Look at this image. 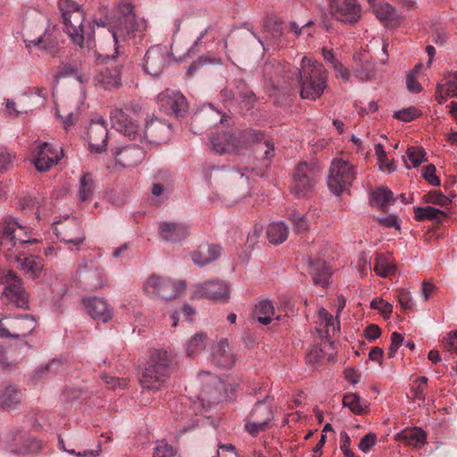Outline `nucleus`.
Here are the masks:
<instances>
[{
	"label": "nucleus",
	"instance_id": "42",
	"mask_svg": "<svg viewBox=\"0 0 457 457\" xmlns=\"http://www.w3.org/2000/svg\"><path fill=\"white\" fill-rule=\"evenodd\" d=\"M393 192L386 187H379L375 190L371 195V204L378 206L381 210L385 211L386 204L394 202Z\"/></svg>",
	"mask_w": 457,
	"mask_h": 457
},
{
	"label": "nucleus",
	"instance_id": "35",
	"mask_svg": "<svg viewBox=\"0 0 457 457\" xmlns=\"http://www.w3.org/2000/svg\"><path fill=\"white\" fill-rule=\"evenodd\" d=\"M375 273L382 278L389 277L395 272V265L393 263L390 253H378L375 258Z\"/></svg>",
	"mask_w": 457,
	"mask_h": 457
},
{
	"label": "nucleus",
	"instance_id": "39",
	"mask_svg": "<svg viewBox=\"0 0 457 457\" xmlns=\"http://www.w3.org/2000/svg\"><path fill=\"white\" fill-rule=\"evenodd\" d=\"M320 325L325 329V337H330L339 330V322L335 320L332 314H330L326 309L320 308L319 310Z\"/></svg>",
	"mask_w": 457,
	"mask_h": 457
},
{
	"label": "nucleus",
	"instance_id": "5",
	"mask_svg": "<svg viewBox=\"0 0 457 457\" xmlns=\"http://www.w3.org/2000/svg\"><path fill=\"white\" fill-rule=\"evenodd\" d=\"M171 355L164 350H154L140 378L141 386L151 390H159L167 382L171 370Z\"/></svg>",
	"mask_w": 457,
	"mask_h": 457
},
{
	"label": "nucleus",
	"instance_id": "8",
	"mask_svg": "<svg viewBox=\"0 0 457 457\" xmlns=\"http://www.w3.org/2000/svg\"><path fill=\"white\" fill-rule=\"evenodd\" d=\"M58 7L66 32L75 44L81 46L84 42L85 27L84 14L79 5L73 0H59Z\"/></svg>",
	"mask_w": 457,
	"mask_h": 457
},
{
	"label": "nucleus",
	"instance_id": "53",
	"mask_svg": "<svg viewBox=\"0 0 457 457\" xmlns=\"http://www.w3.org/2000/svg\"><path fill=\"white\" fill-rule=\"evenodd\" d=\"M423 178L432 186H439L440 179L436 175V167L434 164H428L422 168Z\"/></svg>",
	"mask_w": 457,
	"mask_h": 457
},
{
	"label": "nucleus",
	"instance_id": "45",
	"mask_svg": "<svg viewBox=\"0 0 457 457\" xmlns=\"http://www.w3.org/2000/svg\"><path fill=\"white\" fill-rule=\"evenodd\" d=\"M454 197L455 195H445L440 191L433 190L424 195L423 200L426 203H430L440 206H447L451 204Z\"/></svg>",
	"mask_w": 457,
	"mask_h": 457
},
{
	"label": "nucleus",
	"instance_id": "27",
	"mask_svg": "<svg viewBox=\"0 0 457 457\" xmlns=\"http://www.w3.org/2000/svg\"><path fill=\"white\" fill-rule=\"evenodd\" d=\"M309 268L310 274L312 275L315 285L322 287L328 286L331 270L325 261L320 258H311L309 262Z\"/></svg>",
	"mask_w": 457,
	"mask_h": 457
},
{
	"label": "nucleus",
	"instance_id": "14",
	"mask_svg": "<svg viewBox=\"0 0 457 457\" xmlns=\"http://www.w3.org/2000/svg\"><path fill=\"white\" fill-rule=\"evenodd\" d=\"M0 284L4 285L3 295L19 308L27 306V294L24 290L21 279L17 274L9 270L0 273Z\"/></svg>",
	"mask_w": 457,
	"mask_h": 457
},
{
	"label": "nucleus",
	"instance_id": "1",
	"mask_svg": "<svg viewBox=\"0 0 457 457\" xmlns=\"http://www.w3.org/2000/svg\"><path fill=\"white\" fill-rule=\"evenodd\" d=\"M264 74L271 84L281 91L287 88L300 90L302 98L316 100L327 87L328 73L323 66L303 57L300 67H291L274 61L264 67Z\"/></svg>",
	"mask_w": 457,
	"mask_h": 457
},
{
	"label": "nucleus",
	"instance_id": "7",
	"mask_svg": "<svg viewBox=\"0 0 457 457\" xmlns=\"http://www.w3.org/2000/svg\"><path fill=\"white\" fill-rule=\"evenodd\" d=\"M208 179L211 184L224 185L228 187V192L237 195L238 199L248 193V175L234 168L212 167Z\"/></svg>",
	"mask_w": 457,
	"mask_h": 457
},
{
	"label": "nucleus",
	"instance_id": "23",
	"mask_svg": "<svg viewBox=\"0 0 457 457\" xmlns=\"http://www.w3.org/2000/svg\"><path fill=\"white\" fill-rule=\"evenodd\" d=\"M144 144L130 145L120 150L113 151L115 160L118 164L122 167H135L139 164L145 157Z\"/></svg>",
	"mask_w": 457,
	"mask_h": 457
},
{
	"label": "nucleus",
	"instance_id": "54",
	"mask_svg": "<svg viewBox=\"0 0 457 457\" xmlns=\"http://www.w3.org/2000/svg\"><path fill=\"white\" fill-rule=\"evenodd\" d=\"M58 446L62 451H65L71 454L77 455L79 457H96L99 454V451L96 450H87L84 452H75L73 449H67L65 447L64 441L61 436H58Z\"/></svg>",
	"mask_w": 457,
	"mask_h": 457
},
{
	"label": "nucleus",
	"instance_id": "2",
	"mask_svg": "<svg viewBox=\"0 0 457 457\" xmlns=\"http://www.w3.org/2000/svg\"><path fill=\"white\" fill-rule=\"evenodd\" d=\"M32 229L21 225L12 216H5L0 221V253L6 257H14L17 267L32 279L38 278L43 270L41 258L21 253L27 245H34L37 239L31 237Z\"/></svg>",
	"mask_w": 457,
	"mask_h": 457
},
{
	"label": "nucleus",
	"instance_id": "59",
	"mask_svg": "<svg viewBox=\"0 0 457 457\" xmlns=\"http://www.w3.org/2000/svg\"><path fill=\"white\" fill-rule=\"evenodd\" d=\"M398 302L404 310L411 309L412 297L411 293L404 289L398 290Z\"/></svg>",
	"mask_w": 457,
	"mask_h": 457
},
{
	"label": "nucleus",
	"instance_id": "34",
	"mask_svg": "<svg viewBox=\"0 0 457 457\" xmlns=\"http://www.w3.org/2000/svg\"><path fill=\"white\" fill-rule=\"evenodd\" d=\"M253 317L262 324L268 325L272 320H279V315H275L273 303L266 299L260 300L253 311Z\"/></svg>",
	"mask_w": 457,
	"mask_h": 457
},
{
	"label": "nucleus",
	"instance_id": "17",
	"mask_svg": "<svg viewBox=\"0 0 457 457\" xmlns=\"http://www.w3.org/2000/svg\"><path fill=\"white\" fill-rule=\"evenodd\" d=\"M332 16L344 23H356L361 17V6L357 0H331Z\"/></svg>",
	"mask_w": 457,
	"mask_h": 457
},
{
	"label": "nucleus",
	"instance_id": "15",
	"mask_svg": "<svg viewBox=\"0 0 457 457\" xmlns=\"http://www.w3.org/2000/svg\"><path fill=\"white\" fill-rule=\"evenodd\" d=\"M36 328L35 320L29 315L15 318H7L0 320L1 337H24L30 334Z\"/></svg>",
	"mask_w": 457,
	"mask_h": 457
},
{
	"label": "nucleus",
	"instance_id": "32",
	"mask_svg": "<svg viewBox=\"0 0 457 457\" xmlns=\"http://www.w3.org/2000/svg\"><path fill=\"white\" fill-rule=\"evenodd\" d=\"M355 66L353 67V75L361 81H368L374 78L376 70L374 63L369 59L367 54L354 55Z\"/></svg>",
	"mask_w": 457,
	"mask_h": 457
},
{
	"label": "nucleus",
	"instance_id": "51",
	"mask_svg": "<svg viewBox=\"0 0 457 457\" xmlns=\"http://www.w3.org/2000/svg\"><path fill=\"white\" fill-rule=\"evenodd\" d=\"M14 155L4 145H0V172L8 170L12 164Z\"/></svg>",
	"mask_w": 457,
	"mask_h": 457
},
{
	"label": "nucleus",
	"instance_id": "55",
	"mask_svg": "<svg viewBox=\"0 0 457 457\" xmlns=\"http://www.w3.org/2000/svg\"><path fill=\"white\" fill-rule=\"evenodd\" d=\"M176 453L174 448L165 442H161L155 448L154 457H172Z\"/></svg>",
	"mask_w": 457,
	"mask_h": 457
},
{
	"label": "nucleus",
	"instance_id": "18",
	"mask_svg": "<svg viewBox=\"0 0 457 457\" xmlns=\"http://www.w3.org/2000/svg\"><path fill=\"white\" fill-rule=\"evenodd\" d=\"M253 130L261 136L260 139H250L245 145L241 147V150L247 148L252 143H256L254 153L256 158L262 161V165L261 167L252 169L251 171L255 173L256 176L263 177L265 174L264 170L270 167V159L274 155V145L269 139L265 138L262 132Z\"/></svg>",
	"mask_w": 457,
	"mask_h": 457
},
{
	"label": "nucleus",
	"instance_id": "62",
	"mask_svg": "<svg viewBox=\"0 0 457 457\" xmlns=\"http://www.w3.org/2000/svg\"><path fill=\"white\" fill-rule=\"evenodd\" d=\"M28 47H31L32 46L41 49H47V46L49 44L48 37L45 34L39 36L35 39H25Z\"/></svg>",
	"mask_w": 457,
	"mask_h": 457
},
{
	"label": "nucleus",
	"instance_id": "40",
	"mask_svg": "<svg viewBox=\"0 0 457 457\" xmlns=\"http://www.w3.org/2000/svg\"><path fill=\"white\" fill-rule=\"evenodd\" d=\"M2 407L9 411L15 410L21 403V394L15 387L7 386L1 395Z\"/></svg>",
	"mask_w": 457,
	"mask_h": 457
},
{
	"label": "nucleus",
	"instance_id": "9",
	"mask_svg": "<svg viewBox=\"0 0 457 457\" xmlns=\"http://www.w3.org/2000/svg\"><path fill=\"white\" fill-rule=\"evenodd\" d=\"M355 176L353 164L343 159H334L329 168L328 186L334 194L340 195L351 187Z\"/></svg>",
	"mask_w": 457,
	"mask_h": 457
},
{
	"label": "nucleus",
	"instance_id": "47",
	"mask_svg": "<svg viewBox=\"0 0 457 457\" xmlns=\"http://www.w3.org/2000/svg\"><path fill=\"white\" fill-rule=\"evenodd\" d=\"M421 115V112L414 106L399 110L394 113V118L403 122H410Z\"/></svg>",
	"mask_w": 457,
	"mask_h": 457
},
{
	"label": "nucleus",
	"instance_id": "4",
	"mask_svg": "<svg viewBox=\"0 0 457 457\" xmlns=\"http://www.w3.org/2000/svg\"><path fill=\"white\" fill-rule=\"evenodd\" d=\"M111 120L112 127L120 133L135 141L139 139V143L145 146L165 143L170 135V125L161 120L152 119L146 121L142 137L137 130V124L120 109L112 111Z\"/></svg>",
	"mask_w": 457,
	"mask_h": 457
},
{
	"label": "nucleus",
	"instance_id": "13",
	"mask_svg": "<svg viewBox=\"0 0 457 457\" xmlns=\"http://www.w3.org/2000/svg\"><path fill=\"white\" fill-rule=\"evenodd\" d=\"M5 441L9 451L16 454L37 453L42 447L39 440L20 428L10 430Z\"/></svg>",
	"mask_w": 457,
	"mask_h": 457
},
{
	"label": "nucleus",
	"instance_id": "33",
	"mask_svg": "<svg viewBox=\"0 0 457 457\" xmlns=\"http://www.w3.org/2000/svg\"><path fill=\"white\" fill-rule=\"evenodd\" d=\"M221 253V248L216 245H202L192 253L193 262L198 266H204L217 260Z\"/></svg>",
	"mask_w": 457,
	"mask_h": 457
},
{
	"label": "nucleus",
	"instance_id": "12",
	"mask_svg": "<svg viewBox=\"0 0 457 457\" xmlns=\"http://www.w3.org/2000/svg\"><path fill=\"white\" fill-rule=\"evenodd\" d=\"M273 418L270 397H265L262 401H258L245 420V430L256 436L261 431L269 428L270 420Z\"/></svg>",
	"mask_w": 457,
	"mask_h": 457
},
{
	"label": "nucleus",
	"instance_id": "25",
	"mask_svg": "<svg viewBox=\"0 0 457 457\" xmlns=\"http://www.w3.org/2000/svg\"><path fill=\"white\" fill-rule=\"evenodd\" d=\"M87 313L94 320L107 322L112 318V311L106 301L98 297H92L83 300Z\"/></svg>",
	"mask_w": 457,
	"mask_h": 457
},
{
	"label": "nucleus",
	"instance_id": "49",
	"mask_svg": "<svg viewBox=\"0 0 457 457\" xmlns=\"http://www.w3.org/2000/svg\"><path fill=\"white\" fill-rule=\"evenodd\" d=\"M428 378L427 377H419L413 381V385L411 387V391L413 393L414 398L419 401H425V389L427 387L428 384Z\"/></svg>",
	"mask_w": 457,
	"mask_h": 457
},
{
	"label": "nucleus",
	"instance_id": "19",
	"mask_svg": "<svg viewBox=\"0 0 457 457\" xmlns=\"http://www.w3.org/2000/svg\"><path fill=\"white\" fill-rule=\"evenodd\" d=\"M169 60V54L166 47L161 46H151L145 54L144 70L151 76L160 75Z\"/></svg>",
	"mask_w": 457,
	"mask_h": 457
},
{
	"label": "nucleus",
	"instance_id": "22",
	"mask_svg": "<svg viewBox=\"0 0 457 457\" xmlns=\"http://www.w3.org/2000/svg\"><path fill=\"white\" fill-rule=\"evenodd\" d=\"M62 150L59 151L49 143H43L37 146L34 154V164L37 170L46 171L56 164L62 157Z\"/></svg>",
	"mask_w": 457,
	"mask_h": 457
},
{
	"label": "nucleus",
	"instance_id": "21",
	"mask_svg": "<svg viewBox=\"0 0 457 457\" xmlns=\"http://www.w3.org/2000/svg\"><path fill=\"white\" fill-rule=\"evenodd\" d=\"M195 295L225 303L229 298L228 285L220 279L207 280L195 286Z\"/></svg>",
	"mask_w": 457,
	"mask_h": 457
},
{
	"label": "nucleus",
	"instance_id": "50",
	"mask_svg": "<svg viewBox=\"0 0 457 457\" xmlns=\"http://www.w3.org/2000/svg\"><path fill=\"white\" fill-rule=\"evenodd\" d=\"M375 154L378 158L381 170L386 169L389 172L394 170L393 163L388 162L386 153L381 144H377L375 145Z\"/></svg>",
	"mask_w": 457,
	"mask_h": 457
},
{
	"label": "nucleus",
	"instance_id": "36",
	"mask_svg": "<svg viewBox=\"0 0 457 457\" xmlns=\"http://www.w3.org/2000/svg\"><path fill=\"white\" fill-rule=\"evenodd\" d=\"M207 335L204 332L195 333L185 345L187 356L195 358L201 353L207 345Z\"/></svg>",
	"mask_w": 457,
	"mask_h": 457
},
{
	"label": "nucleus",
	"instance_id": "10",
	"mask_svg": "<svg viewBox=\"0 0 457 457\" xmlns=\"http://www.w3.org/2000/svg\"><path fill=\"white\" fill-rule=\"evenodd\" d=\"M185 288L184 280H173L157 275L150 276L144 284V291L146 295L159 296L166 301L176 298Z\"/></svg>",
	"mask_w": 457,
	"mask_h": 457
},
{
	"label": "nucleus",
	"instance_id": "24",
	"mask_svg": "<svg viewBox=\"0 0 457 457\" xmlns=\"http://www.w3.org/2000/svg\"><path fill=\"white\" fill-rule=\"evenodd\" d=\"M54 230L57 237L67 244L79 245L85 240V235L76 220H71L67 224L58 223Z\"/></svg>",
	"mask_w": 457,
	"mask_h": 457
},
{
	"label": "nucleus",
	"instance_id": "20",
	"mask_svg": "<svg viewBox=\"0 0 457 457\" xmlns=\"http://www.w3.org/2000/svg\"><path fill=\"white\" fill-rule=\"evenodd\" d=\"M87 135L91 151L102 153L105 149L108 131L107 124L103 118L97 117L91 120Z\"/></svg>",
	"mask_w": 457,
	"mask_h": 457
},
{
	"label": "nucleus",
	"instance_id": "37",
	"mask_svg": "<svg viewBox=\"0 0 457 457\" xmlns=\"http://www.w3.org/2000/svg\"><path fill=\"white\" fill-rule=\"evenodd\" d=\"M288 233V228L281 221L270 224L266 231L269 241L274 245H279L286 241Z\"/></svg>",
	"mask_w": 457,
	"mask_h": 457
},
{
	"label": "nucleus",
	"instance_id": "3",
	"mask_svg": "<svg viewBox=\"0 0 457 457\" xmlns=\"http://www.w3.org/2000/svg\"><path fill=\"white\" fill-rule=\"evenodd\" d=\"M97 26L108 27L115 42L114 53L112 54H99L98 59L103 62L114 61L119 56L120 40L141 39L146 29L145 19L138 18L133 12V6L129 3L120 4L112 16L106 15L104 19L96 21Z\"/></svg>",
	"mask_w": 457,
	"mask_h": 457
},
{
	"label": "nucleus",
	"instance_id": "16",
	"mask_svg": "<svg viewBox=\"0 0 457 457\" xmlns=\"http://www.w3.org/2000/svg\"><path fill=\"white\" fill-rule=\"evenodd\" d=\"M157 104L160 111L167 115L181 117L187 109V104L184 96L172 89H165L157 96Z\"/></svg>",
	"mask_w": 457,
	"mask_h": 457
},
{
	"label": "nucleus",
	"instance_id": "38",
	"mask_svg": "<svg viewBox=\"0 0 457 457\" xmlns=\"http://www.w3.org/2000/svg\"><path fill=\"white\" fill-rule=\"evenodd\" d=\"M233 90L237 101H239L240 104H244L247 110L253 107L255 101V96L242 79L235 82V89Z\"/></svg>",
	"mask_w": 457,
	"mask_h": 457
},
{
	"label": "nucleus",
	"instance_id": "46",
	"mask_svg": "<svg viewBox=\"0 0 457 457\" xmlns=\"http://www.w3.org/2000/svg\"><path fill=\"white\" fill-rule=\"evenodd\" d=\"M406 154L412 167H418L422 162L426 161V152L422 147L410 146L406 151Z\"/></svg>",
	"mask_w": 457,
	"mask_h": 457
},
{
	"label": "nucleus",
	"instance_id": "43",
	"mask_svg": "<svg viewBox=\"0 0 457 457\" xmlns=\"http://www.w3.org/2000/svg\"><path fill=\"white\" fill-rule=\"evenodd\" d=\"M95 189L94 180L89 173H85L79 181V198L81 202L91 199Z\"/></svg>",
	"mask_w": 457,
	"mask_h": 457
},
{
	"label": "nucleus",
	"instance_id": "6",
	"mask_svg": "<svg viewBox=\"0 0 457 457\" xmlns=\"http://www.w3.org/2000/svg\"><path fill=\"white\" fill-rule=\"evenodd\" d=\"M261 136L252 129L245 130L235 129L233 131H218L211 137L212 150L219 154H240L241 147L245 145L250 139H260Z\"/></svg>",
	"mask_w": 457,
	"mask_h": 457
},
{
	"label": "nucleus",
	"instance_id": "56",
	"mask_svg": "<svg viewBox=\"0 0 457 457\" xmlns=\"http://www.w3.org/2000/svg\"><path fill=\"white\" fill-rule=\"evenodd\" d=\"M102 379L104 380V384L111 389H115L116 387L124 388L128 385L127 378H119L109 375H104Z\"/></svg>",
	"mask_w": 457,
	"mask_h": 457
},
{
	"label": "nucleus",
	"instance_id": "52",
	"mask_svg": "<svg viewBox=\"0 0 457 457\" xmlns=\"http://www.w3.org/2000/svg\"><path fill=\"white\" fill-rule=\"evenodd\" d=\"M289 220H291L294 229L296 233H302L308 229V222L305 217L302 216L298 212H293L289 216Z\"/></svg>",
	"mask_w": 457,
	"mask_h": 457
},
{
	"label": "nucleus",
	"instance_id": "63",
	"mask_svg": "<svg viewBox=\"0 0 457 457\" xmlns=\"http://www.w3.org/2000/svg\"><path fill=\"white\" fill-rule=\"evenodd\" d=\"M444 347L448 352L457 353V330L447 335L444 341Z\"/></svg>",
	"mask_w": 457,
	"mask_h": 457
},
{
	"label": "nucleus",
	"instance_id": "44",
	"mask_svg": "<svg viewBox=\"0 0 457 457\" xmlns=\"http://www.w3.org/2000/svg\"><path fill=\"white\" fill-rule=\"evenodd\" d=\"M343 403L353 413L361 415L366 410V404L357 394H347L343 398Z\"/></svg>",
	"mask_w": 457,
	"mask_h": 457
},
{
	"label": "nucleus",
	"instance_id": "31",
	"mask_svg": "<svg viewBox=\"0 0 457 457\" xmlns=\"http://www.w3.org/2000/svg\"><path fill=\"white\" fill-rule=\"evenodd\" d=\"M395 439L414 448H420L426 444L427 435L420 428H407L398 433Z\"/></svg>",
	"mask_w": 457,
	"mask_h": 457
},
{
	"label": "nucleus",
	"instance_id": "28",
	"mask_svg": "<svg viewBox=\"0 0 457 457\" xmlns=\"http://www.w3.org/2000/svg\"><path fill=\"white\" fill-rule=\"evenodd\" d=\"M95 82L108 90L118 87L121 84L120 67L116 65L113 68L106 67L99 71L95 76Z\"/></svg>",
	"mask_w": 457,
	"mask_h": 457
},
{
	"label": "nucleus",
	"instance_id": "29",
	"mask_svg": "<svg viewBox=\"0 0 457 457\" xmlns=\"http://www.w3.org/2000/svg\"><path fill=\"white\" fill-rule=\"evenodd\" d=\"M213 361L220 367L229 369L235 361V355L228 345L227 339L220 340L215 346L212 353Z\"/></svg>",
	"mask_w": 457,
	"mask_h": 457
},
{
	"label": "nucleus",
	"instance_id": "48",
	"mask_svg": "<svg viewBox=\"0 0 457 457\" xmlns=\"http://www.w3.org/2000/svg\"><path fill=\"white\" fill-rule=\"evenodd\" d=\"M440 84L444 85L448 96L457 98V71L447 73Z\"/></svg>",
	"mask_w": 457,
	"mask_h": 457
},
{
	"label": "nucleus",
	"instance_id": "30",
	"mask_svg": "<svg viewBox=\"0 0 457 457\" xmlns=\"http://www.w3.org/2000/svg\"><path fill=\"white\" fill-rule=\"evenodd\" d=\"M373 12L378 19L387 28H394L400 24V17L395 9L387 3H378L373 6Z\"/></svg>",
	"mask_w": 457,
	"mask_h": 457
},
{
	"label": "nucleus",
	"instance_id": "60",
	"mask_svg": "<svg viewBox=\"0 0 457 457\" xmlns=\"http://www.w3.org/2000/svg\"><path fill=\"white\" fill-rule=\"evenodd\" d=\"M77 73V67L73 63L63 64L59 67V71L54 75L55 79L58 81L61 78L74 75Z\"/></svg>",
	"mask_w": 457,
	"mask_h": 457
},
{
	"label": "nucleus",
	"instance_id": "11",
	"mask_svg": "<svg viewBox=\"0 0 457 457\" xmlns=\"http://www.w3.org/2000/svg\"><path fill=\"white\" fill-rule=\"evenodd\" d=\"M319 173V168L313 163L299 162L293 175L291 193L298 197L308 195L316 184Z\"/></svg>",
	"mask_w": 457,
	"mask_h": 457
},
{
	"label": "nucleus",
	"instance_id": "41",
	"mask_svg": "<svg viewBox=\"0 0 457 457\" xmlns=\"http://www.w3.org/2000/svg\"><path fill=\"white\" fill-rule=\"evenodd\" d=\"M444 212L436 209L431 206H426V207H416L414 209V217L417 220L422 221V220H434V221H440L442 216H444Z\"/></svg>",
	"mask_w": 457,
	"mask_h": 457
},
{
	"label": "nucleus",
	"instance_id": "64",
	"mask_svg": "<svg viewBox=\"0 0 457 457\" xmlns=\"http://www.w3.org/2000/svg\"><path fill=\"white\" fill-rule=\"evenodd\" d=\"M438 288L430 281H423L421 284V295L425 301L430 299L431 295L436 293Z\"/></svg>",
	"mask_w": 457,
	"mask_h": 457
},
{
	"label": "nucleus",
	"instance_id": "26",
	"mask_svg": "<svg viewBox=\"0 0 457 457\" xmlns=\"http://www.w3.org/2000/svg\"><path fill=\"white\" fill-rule=\"evenodd\" d=\"M159 234L165 241L179 242L188 235V228L184 223L163 221L159 225Z\"/></svg>",
	"mask_w": 457,
	"mask_h": 457
},
{
	"label": "nucleus",
	"instance_id": "58",
	"mask_svg": "<svg viewBox=\"0 0 457 457\" xmlns=\"http://www.w3.org/2000/svg\"><path fill=\"white\" fill-rule=\"evenodd\" d=\"M377 436L373 433L365 435L359 443V448L363 453H368L371 446L376 444Z\"/></svg>",
	"mask_w": 457,
	"mask_h": 457
},
{
	"label": "nucleus",
	"instance_id": "61",
	"mask_svg": "<svg viewBox=\"0 0 457 457\" xmlns=\"http://www.w3.org/2000/svg\"><path fill=\"white\" fill-rule=\"evenodd\" d=\"M370 307L374 310H378L383 313H391L393 305L382 299L375 298L370 303Z\"/></svg>",
	"mask_w": 457,
	"mask_h": 457
},
{
	"label": "nucleus",
	"instance_id": "57",
	"mask_svg": "<svg viewBox=\"0 0 457 457\" xmlns=\"http://www.w3.org/2000/svg\"><path fill=\"white\" fill-rule=\"evenodd\" d=\"M264 30L272 37H278L282 34V24L275 21H267L263 25Z\"/></svg>",
	"mask_w": 457,
	"mask_h": 457
}]
</instances>
